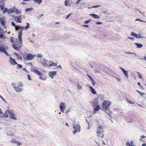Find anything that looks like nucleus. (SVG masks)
Wrapping results in <instances>:
<instances>
[{"label": "nucleus", "instance_id": "nucleus-30", "mask_svg": "<svg viewBox=\"0 0 146 146\" xmlns=\"http://www.w3.org/2000/svg\"><path fill=\"white\" fill-rule=\"evenodd\" d=\"M13 12V8L9 9L7 11V13H11Z\"/></svg>", "mask_w": 146, "mask_h": 146}, {"label": "nucleus", "instance_id": "nucleus-55", "mask_svg": "<svg viewBox=\"0 0 146 146\" xmlns=\"http://www.w3.org/2000/svg\"><path fill=\"white\" fill-rule=\"evenodd\" d=\"M91 81L92 82V85L93 86H94L95 85V83L94 82V81L93 80V79H92V80H91Z\"/></svg>", "mask_w": 146, "mask_h": 146}, {"label": "nucleus", "instance_id": "nucleus-61", "mask_svg": "<svg viewBox=\"0 0 146 146\" xmlns=\"http://www.w3.org/2000/svg\"><path fill=\"white\" fill-rule=\"evenodd\" d=\"M70 111V108H69L66 110V112L67 113L68 112H69Z\"/></svg>", "mask_w": 146, "mask_h": 146}, {"label": "nucleus", "instance_id": "nucleus-62", "mask_svg": "<svg viewBox=\"0 0 146 146\" xmlns=\"http://www.w3.org/2000/svg\"><path fill=\"white\" fill-rule=\"evenodd\" d=\"M128 38L130 39H131L133 41L134 40V39L133 37H128Z\"/></svg>", "mask_w": 146, "mask_h": 146}, {"label": "nucleus", "instance_id": "nucleus-43", "mask_svg": "<svg viewBox=\"0 0 146 146\" xmlns=\"http://www.w3.org/2000/svg\"><path fill=\"white\" fill-rule=\"evenodd\" d=\"M37 56L38 58H41L43 57V55L40 54H37Z\"/></svg>", "mask_w": 146, "mask_h": 146}, {"label": "nucleus", "instance_id": "nucleus-1", "mask_svg": "<svg viewBox=\"0 0 146 146\" xmlns=\"http://www.w3.org/2000/svg\"><path fill=\"white\" fill-rule=\"evenodd\" d=\"M12 85L14 88V90L17 92H21L23 90V89L22 87L23 84L22 82H19L17 86L15 84L13 83H12Z\"/></svg>", "mask_w": 146, "mask_h": 146}, {"label": "nucleus", "instance_id": "nucleus-17", "mask_svg": "<svg viewBox=\"0 0 146 146\" xmlns=\"http://www.w3.org/2000/svg\"><path fill=\"white\" fill-rule=\"evenodd\" d=\"M21 15H18V16H16L15 17V19L17 20V22L21 23L22 21L21 20Z\"/></svg>", "mask_w": 146, "mask_h": 146}, {"label": "nucleus", "instance_id": "nucleus-53", "mask_svg": "<svg viewBox=\"0 0 146 146\" xmlns=\"http://www.w3.org/2000/svg\"><path fill=\"white\" fill-rule=\"evenodd\" d=\"M7 11H8V10H7V8H5L4 11H3V13H6V12H7Z\"/></svg>", "mask_w": 146, "mask_h": 146}, {"label": "nucleus", "instance_id": "nucleus-35", "mask_svg": "<svg viewBox=\"0 0 146 146\" xmlns=\"http://www.w3.org/2000/svg\"><path fill=\"white\" fill-rule=\"evenodd\" d=\"M7 110L3 114V115H4L5 118H7L8 117V114L7 113Z\"/></svg>", "mask_w": 146, "mask_h": 146}, {"label": "nucleus", "instance_id": "nucleus-10", "mask_svg": "<svg viewBox=\"0 0 146 146\" xmlns=\"http://www.w3.org/2000/svg\"><path fill=\"white\" fill-rule=\"evenodd\" d=\"M97 97L96 98L97 99L98 101L99 100L103 101L104 100V95L103 94H97Z\"/></svg>", "mask_w": 146, "mask_h": 146}, {"label": "nucleus", "instance_id": "nucleus-52", "mask_svg": "<svg viewBox=\"0 0 146 146\" xmlns=\"http://www.w3.org/2000/svg\"><path fill=\"white\" fill-rule=\"evenodd\" d=\"M0 7V8L1 10H3L4 9V6L3 5H1Z\"/></svg>", "mask_w": 146, "mask_h": 146}, {"label": "nucleus", "instance_id": "nucleus-24", "mask_svg": "<svg viewBox=\"0 0 146 146\" xmlns=\"http://www.w3.org/2000/svg\"><path fill=\"white\" fill-rule=\"evenodd\" d=\"M65 5L66 6L70 7L71 6V5L69 3V0H65Z\"/></svg>", "mask_w": 146, "mask_h": 146}, {"label": "nucleus", "instance_id": "nucleus-8", "mask_svg": "<svg viewBox=\"0 0 146 146\" xmlns=\"http://www.w3.org/2000/svg\"><path fill=\"white\" fill-rule=\"evenodd\" d=\"M35 55H33L31 54H27L26 56V59L27 60H31L33 59V57H36Z\"/></svg>", "mask_w": 146, "mask_h": 146}, {"label": "nucleus", "instance_id": "nucleus-21", "mask_svg": "<svg viewBox=\"0 0 146 146\" xmlns=\"http://www.w3.org/2000/svg\"><path fill=\"white\" fill-rule=\"evenodd\" d=\"M0 21L2 25H4L6 22V20L5 19H4L3 18H1L0 19Z\"/></svg>", "mask_w": 146, "mask_h": 146}, {"label": "nucleus", "instance_id": "nucleus-16", "mask_svg": "<svg viewBox=\"0 0 146 146\" xmlns=\"http://www.w3.org/2000/svg\"><path fill=\"white\" fill-rule=\"evenodd\" d=\"M95 107L94 109L93 110V112L94 113H96L100 109V106L98 105L95 106Z\"/></svg>", "mask_w": 146, "mask_h": 146}, {"label": "nucleus", "instance_id": "nucleus-2", "mask_svg": "<svg viewBox=\"0 0 146 146\" xmlns=\"http://www.w3.org/2000/svg\"><path fill=\"white\" fill-rule=\"evenodd\" d=\"M98 128L97 129V135L99 137L102 138L104 136L103 133V126L100 124L97 125Z\"/></svg>", "mask_w": 146, "mask_h": 146}, {"label": "nucleus", "instance_id": "nucleus-57", "mask_svg": "<svg viewBox=\"0 0 146 146\" xmlns=\"http://www.w3.org/2000/svg\"><path fill=\"white\" fill-rule=\"evenodd\" d=\"M137 84H138V85L140 86V88H143V87H142V86L141 85V84H140V83L139 82H138L137 83Z\"/></svg>", "mask_w": 146, "mask_h": 146}, {"label": "nucleus", "instance_id": "nucleus-26", "mask_svg": "<svg viewBox=\"0 0 146 146\" xmlns=\"http://www.w3.org/2000/svg\"><path fill=\"white\" fill-rule=\"evenodd\" d=\"M15 114H14L9 115V116L10 118L13 120H15L17 119V118L14 116Z\"/></svg>", "mask_w": 146, "mask_h": 146}, {"label": "nucleus", "instance_id": "nucleus-27", "mask_svg": "<svg viewBox=\"0 0 146 146\" xmlns=\"http://www.w3.org/2000/svg\"><path fill=\"white\" fill-rule=\"evenodd\" d=\"M21 28H23L22 26H16L15 27V31H16L18 30L21 29Z\"/></svg>", "mask_w": 146, "mask_h": 146}, {"label": "nucleus", "instance_id": "nucleus-12", "mask_svg": "<svg viewBox=\"0 0 146 146\" xmlns=\"http://www.w3.org/2000/svg\"><path fill=\"white\" fill-rule=\"evenodd\" d=\"M57 71H53L49 72L48 75L49 76L52 78L56 75Z\"/></svg>", "mask_w": 146, "mask_h": 146}, {"label": "nucleus", "instance_id": "nucleus-46", "mask_svg": "<svg viewBox=\"0 0 146 146\" xmlns=\"http://www.w3.org/2000/svg\"><path fill=\"white\" fill-rule=\"evenodd\" d=\"M137 73L138 75V76H139V78L140 79L142 78V75L139 72H137Z\"/></svg>", "mask_w": 146, "mask_h": 146}, {"label": "nucleus", "instance_id": "nucleus-6", "mask_svg": "<svg viewBox=\"0 0 146 146\" xmlns=\"http://www.w3.org/2000/svg\"><path fill=\"white\" fill-rule=\"evenodd\" d=\"M23 28H21V31L20 32H19L18 34V38L19 41V42L21 44H22V32L23 31V29L25 27H23Z\"/></svg>", "mask_w": 146, "mask_h": 146}, {"label": "nucleus", "instance_id": "nucleus-33", "mask_svg": "<svg viewBox=\"0 0 146 146\" xmlns=\"http://www.w3.org/2000/svg\"><path fill=\"white\" fill-rule=\"evenodd\" d=\"M33 1L35 2L38 4H40L42 2V0H33Z\"/></svg>", "mask_w": 146, "mask_h": 146}, {"label": "nucleus", "instance_id": "nucleus-40", "mask_svg": "<svg viewBox=\"0 0 146 146\" xmlns=\"http://www.w3.org/2000/svg\"><path fill=\"white\" fill-rule=\"evenodd\" d=\"M143 38L144 36L141 35V34L138 35L137 38Z\"/></svg>", "mask_w": 146, "mask_h": 146}, {"label": "nucleus", "instance_id": "nucleus-59", "mask_svg": "<svg viewBox=\"0 0 146 146\" xmlns=\"http://www.w3.org/2000/svg\"><path fill=\"white\" fill-rule=\"evenodd\" d=\"M16 143L18 144L17 146H19V145H21L22 144V143L21 142H20L18 141H17Z\"/></svg>", "mask_w": 146, "mask_h": 146}, {"label": "nucleus", "instance_id": "nucleus-11", "mask_svg": "<svg viewBox=\"0 0 146 146\" xmlns=\"http://www.w3.org/2000/svg\"><path fill=\"white\" fill-rule=\"evenodd\" d=\"M9 62L11 64L14 65L17 64V62L15 61L14 59L11 56L9 57Z\"/></svg>", "mask_w": 146, "mask_h": 146}, {"label": "nucleus", "instance_id": "nucleus-28", "mask_svg": "<svg viewBox=\"0 0 146 146\" xmlns=\"http://www.w3.org/2000/svg\"><path fill=\"white\" fill-rule=\"evenodd\" d=\"M57 65V64L56 63H55L54 62H51V63H50L48 65V66L51 67L52 66H56Z\"/></svg>", "mask_w": 146, "mask_h": 146}, {"label": "nucleus", "instance_id": "nucleus-15", "mask_svg": "<svg viewBox=\"0 0 146 146\" xmlns=\"http://www.w3.org/2000/svg\"><path fill=\"white\" fill-rule=\"evenodd\" d=\"M32 72L35 73L37 75H39V76H41L42 75V73H41L39 71L37 70H36L34 69H32L31 70Z\"/></svg>", "mask_w": 146, "mask_h": 146}, {"label": "nucleus", "instance_id": "nucleus-63", "mask_svg": "<svg viewBox=\"0 0 146 146\" xmlns=\"http://www.w3.org/2000/svg\"><path fill=\"white\" fill-rule=\"evenodd\" d=\"M39 78L41 80H45L46 79L45 78H43V77L42 76H40Z\"/></svg>", "mask_w": 146, "mask_h": 146}, {"label": "nucleus", "instance_id": "nucleus-4", "mask_svg": "<svg viewBox=\"0 0 146 146\" xmlns=\"http://www.w3.org/2000/svg\"><path fill=\"white\" fill-rule=\"evenodd\" d=\"M50 63V61H48L44 58H42L41 62V64L44 67L48 66Z\"/></svg>", "mask_w": 146, "mask_h": 146}, {"label": "nucleus", "instance_id": "nucleus-7", "mask_svg": "<svg viewBox=\"0 0 146 146\" xmlns=\"http://www.w3.org/2000/svg\"><path fill=\"white\" fill-rule=\"evenodd\" d=\"M99 102L98 99L95 98L94 100H92L90 103L92 104V106L94 107L95 106L98 105Z\"/></svg>", "mask_w": 146, "mask_h": 146}, {"label": "nucleus", "instance_id": "nucleus-9", "mask_svg": "<svg viewBox=\"0 0 146 146\" xmlns=\"http://www.w3.org/2000/svg\"><path fill=\"white\" fill-rule=\"evenodd\" d=\"M60 111L62 112H64V109L66 108V105L65 103L61 102L60 104Z\"/></svg>", "mask_w": 146, "mask_h": 146}, {"label": "nucleus", "instance_id": "nucleus-25", "mask_svg": "<svg viewBox=\"0 0 146 146\" xmlns=\"http://www.w3.org/2000/svg\"><path fill=\"white\" fill-rule=\"evenodd\" d=\"M135 44L136 45L137 48H141L143 46V45L141 44L136 43Z\"/></svg>", "mask_w": 146, "mask_h": 146}, {"label": "nucleus", "instance_id": "nucleus-3", "mask_svg": "<svg viewBox=\"0 0 146 146\" xmlns=\"http://www.w3.org/2000/svg\"><path fill=\"white\" fill-rule=\"evenodd\" d=\"M111 102L107 101H105L103 102L102 108L104 110H108L109 109L110 106Z\"/></svg>", "mask_w": 146, "mask_h": 146}, {"label": "nucleus", "instance_id": "nucleus-22", "mask_svg": "<svg viewBox=\"0 0 146 146\" xmlns=\"http://www.w3.org/2000/svg\"><path fill=\"white\" fill-rule=\"evenodd\" d=\"M90 88L92 94H95L97 92L93 88V87L91 86H90Z\"/></svg>", "mask_w": 146, "mask_h": 146}, {"label": "nucleus", "instance_id": "nucleus-13", "mask_svg": "<svg viewBox=\"0 0 146 146\" xmlns=\"http://www.w3.org/2000/svg\"><path fill=\"white\" fill-rule=\"evenodd\" d=\"M104 112L110 117H109V119H111V115L112 113L111 111L109 109L107 110H105Z\"/></svg>", "mask_w": 146, "mask_h": 146}, {"label": "nucleus", "instance_id": "nucleus-47", "mask_svg": "<svg viewBox=\"0 0 146 146\" xmlns=\"http://www.w3.org/2000/svg\"><path fill=\"white\" fill-rule=\"evenodd\" d=\"M0 38L2 39V40L5 39L6 38V37L5 36H3V35L0 36Z\"/></svg>", "mask_w": 146, "mask_h": 146}, {"label": "nucleus", "instance_id": "nucleus-50", "mask_svg": "<svg viewBox=\"0 0 146 146\" xmlns=\"http://www.w3.org/2000/svg\"><path fill=\"white\" fill-rule=\"evenodd\" d=\"M11 142L13 143H16L17 141L15 139H13L11 140Z\"/></svg>", "mask_w": 146, "mask_h": 146}, {"label": "nucleus", "instance_id": "nucleus-5", "mask_svg": "<svg viewBox=\"0 0 146 146\" xmlns=\"http://www.w3.org/2000/svg\"><path fill=\"white\" fill-rule=\"evenodd\" d=\"M73 128L74 129L73 132V133L75 134L77 132H80V127L78 124L76 125L73 127Z\"/></svg>", "mask_w": 146, "mask_h": 146}, {"label": "nucleus", "instance_id": "nucleus-39", "mask_svg": "<svg viewBox=\"0 0 146 146\" xmlns=\"http://www.w3.org/2000/svg\"><path fill=\"white\" fill-rule=\"evenodd\" d=\"M17 69H18L19 68H22V66L21 65L19 64H17Z\"/></svg>", "mask_w": 146, "mask_h": 146}, {"label": "nucleus", "instance_id": "nucleus-36", "mask_svg": "<svg viewBox=\"0 0 146 146\" xmlns=\"http://www.w3.org/2000/svg\"><path fill=\"white\" fill-rule=\"evenodd\" d=\"M136 91L138 92L141 96H143L145 94L144 93L141 92L138 90H136Z\"/></svg>", "mask_w": 146, "mask_h": 146}, {"label": "nucleus", "instance_id": "nucleus-19", "mask_svg": "<svg viewBox=\"0 0 146 146\" xmlns=\"http://www.w3.org/2000/svg\"><path fill=\"white\" fill-rule=\"evenodd\" d=\"M6 134L9 136H13L14 135V133L11 130H8L6 131Z\"/></svg>", "mask_w": 146, "mask_h": 146}, {"label": "nucleus", "instance_id": "nucleus-44", "mask_svg": "<svg viewBox=\"0 0 146 146\" xmlns=\"http://www.w3.org/2000/svg\"><path fill=\"white\" fill-rule=\"evenodd\" d=\"M127 102L130 104H135L134 102H131V101L129 100H127Z\"/></svg>", "mask_w": 146, "mask_h": 146}, {"label": "nucleus", "instance_id": "nucleus-18", "mask_svg": "<svg viewBox=\"0 0 146 146\" xmlns=\"http://www.w3.org/2000/svg\"><path fill=\"white\" fill-rule=\"evenodd\" d=\"M120 69L123 72L124 75L126 77H127L128 76V72L127 71L125 70L123 68L121 67H120Z\"/></svg>", "mask_w": 146, "mask_h": 146}, {"label": "nucleus", "instance_id": "nucleus-48", "mask_svg": "<svg viewBox=\"0 0 146 146\" xmlns=\"http://www.w3.org/2000/svg\"><path fill=\"white\" fill-rule=\"evenodd\" d=\"M10 41H11V42H12V43H13L14 42H15L14 41V40H13V37H10Z\"/></svg>", "mask_w": 146, "mask_h": 146}, {"label": "nucleus", "instance_id": "nucleus-20", "mask_svg": "<svg viewBox=\"0 0 146 146\" xmlns=\"http://www.w3.org/2000/svg\"><path fill=\"white\" fill-rule=\"evenodd\" d=\"M90 16H92L93 18L95 19H100V17L98 15L94 14H90Z\"/></svg>", "mask_w": 146, "mask_h": 146}, {"label": "nucleus", "instance_id": "nucleus-64", "mask_svg": "<svg viewBox=\"0 0 146 146\" xmlns=\"http://www.w3.org/2000/svg\"><path fill=\"white\" fill-rule=\"evenodd\" d=\"M126 145H127V146H128V145L129 146H130V145L129 144V143L128 142H127L126 143Z\"/></svg>", "mask_w": 146, "mask_h": 146}, {"label": "nucleus", "instance_id": "nucleus-49", "mask_svg": "<svg viewBox=\"0 0 146 146\" xmlns=\"http://www.w3.org/2000/svg\"><path fill=\"white\" fill-rule=\"evenodd\" d=\"M141 137V138L139 139V140L141 141H142V138H145L146 137L144 135H142Z\"/></svg>", "mask_w": 146, "mask_h": 146}, {"label": "nucleus", "instance_id": "nucleus-41", "mask_svg": "<svg viewBox=\"0 0 146 146\" xmlns=\"http://www.w3.org/2000/svg\"><path fill=\"white\" fill-rule=\"evenodd\" d=\"M0 98L2 99L3 100L6 104L7 103V102L5 100L3 97L1 95H0Z\"/></svg>", "mask_w": 146, "mask_h": 146}, {"label": "nucleus", "instance_id": "nucleus-60", "mask_svg": "<svg viewBox=\"0 0 146 146\" xmlns=\"http://www.w3.org/2000/svg\"><path fill=\"white\" fill-rule=\"evenodd\" d=\"M27 77H28V79H29V80H31V78L30 76L29 75H28V76H27Z\"/></svg>", "mask_w": 146, "mask_h": 146}, {"label": "nucleus", "instance_id": "nucleus-42", "mask_svg": "<svg viewBox=\"0 0 146 146\" xmlns=\"http://www.w3.org/2000/svg\"><path fill=\"white\" fill-rule=\"evenodd\" d=\"M135 21H140L142 22H146V21H143L142 20H141L140 19H135Z\"/></svg>", "mask_w": 146, "mask_h": 146}, {"label": "nucleus", "instance_id": "nucleus-32", "mask_svg": "<svg viewBox=\"0 0 146 146\" xmlns=\"http://www.w3.org/2000/svg\"><path fill=\"white\" fill-rule=\"evenodd\" d=\"M76 86H77V87L78 89V90L81 89L82 88V85H80L79 83L77 84Z\"/></svg>", "mask_w": 146, "mask_h": 146}, {"label": "nucleus", "instance_id": "nucleus-14", "mask_svg": "<svg viewBox=\"0 0 146 146\" xmlns=\"http://www.w3.org/2000/svg\"><path fill=\"white\" fill-rule=\"evenodd\" d=\"M20 46H17L16 44H14L12 45L13 47L15 50H20V48L22 46V44H21L19 42Z\"/></svg>", "mask_w": 146, "mask_h": 146}, {"label": "nucleus", "instance_id": "nucleus-45", "mask_svg": "<svg viewBox=\"0 0 146 146\" xmlns=\"http://www.w3.org/2000/svg\"><path fill=\"white\" fill-rule=\"evenodd\" d=\"M102 7V5H98L97 6H93L92 7V8H96V7Z\"/></svg>", "mask_w": 146, "mask_h": 146}, {"label": "nucleus", "instance_id": "nucleus-38", "mask_svg": "<svg viewBox=\"0 0 146 146\" xmlns=\"http://www.w3.org/2000/svg\"><path fill=\"white\" fill-rule=\"evenodd\" d=\"M27 25L25 27V29L27 30L30 28V24L28 23H27Z\"/></svg>", "mask_w": 146, "mask_h": 146}, {"label": "nucleus", "instance_id": "nucleus-37", "mask_svg": "<svg viewBox=\"0 0 146 146\" xmlns=\"http://www.w3.org/2000/svg\"><path fill=\"white\" fill-rule=\"evenodd\" d=\"M33 9V8H29L26 9V12L32 11Z\"/></svg>", "mask_w": 146, "mask_h": 146}, {"label": "nucleus", "instance_id": "nucleus-51", "mask_svg": "<svg viewBox=\"0 0 146 146\" xmlns=\"http://www.w3.org/2000/svg\"><path fill=\"white\" fill-rule=\"evenodd\" d=\"M91 21V20L90 19L86 21H85V23H88L90 22Z\"/></svg>", "mask_w": 146, "mask_h": 146}, {"label": "nucleus", "instance_id": "nucleus-34", "mask_svg": "<svg viewBox=\"0 0 146 146\" xmlns=\"http://www.w3.org/2000/svg\"><path fill=\"white\" fill-rule=\"evenodd\" d=\"M125 54H135V56H137V55H136V53H134V52H125Z\"/></svg>", "mask_w": 146, "mask_h": 146}, {"label": "nucleus", "instance_id": "nucleus-56", "mask_svg": "<svg viewBox=\"0 0 146 146\" xmlns=\"http://www.w3.org/2000/svg\"><path fill=\"white\" fill-rule=\"evenodd\" d=\"M17 58L18 59L20 60H21L22 59V57L21 56H19V57H17Z\"/></svg>", "mask_w": 146, "mask_h": 146}, {"label": "nucleus", "instance_id": "nucleus-31", "mask_svg": "<svg viewBox=\"0 0 146 146\" xmlns=\"http://www.w3.org/2000/svg\"><path fill=\"white\" fill-rule=\"evenodd\" d=\"M4 33V30L1 28H0V36L3 35Z\"/></svg>", "mask_w": 146, "mask_h": 146}, {"label": "nucleus", "instance_id": "nucleus-58", "mask_svg": "<svg viewBox=\"0 0 146 146\" xmlns=\"http://www.w3.org/2000/svg\"><path fill=\"white\" fill-rule=\"evenodd\" d=\"M82 0H78L76 2V3H75L76 5H77L78 4H79L80 3V1H82Z\"/></svg>", "mask_w": 146, "mask_h": 146}, {"label": "nucleus", "instance_id": "nucleus-54", "mask_svg": "<svg viewBox=\"0 0 146 146\" xmlns=\"http://www.w3.org/2000/svg\"><path fill=\"white\" fill-rule=\"evenodd\" d=\"M11 24L13 26L15 27H15L16 26L15 24L13 22H11Z\"/></svg>", "mask_w": 146, "mask_h": 146}, {"label": "nucleus", "instance_id": "nucleus-23", "mask_svg": "<svg viewBox=\"0 0 146 146\" xmlns=\"http://www.w3.org/2000/svg\"><path fill=\"white\" fill-rule=\"evenodd\" d=\"M13 12L17 14H20L21 13V11L19 10H18L16 8H15V7H14L13 8Z\"/></svg>", "mask_w": 146, "mask_h": 146}, {"label": "nucleus", "instance_id": "nucleus-29", "mask_svg": "<svg viewBox=\"0 0 146 146\" xmlns=\"http://www.w3.org/2000/svg\"><path fill=\"white\" fill-rule=\"evenodd\" d=\"M8 111L9 115H11L15 114L14 111L12 110H8Z\"/></svg>", "mask_w": 146, "mask_h": 146}]
</instances>
